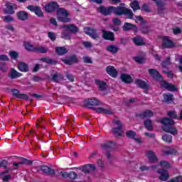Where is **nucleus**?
Here are the masks:
<instances>
[{"mask_svg": "<svg viewBox=\"0 0 182 182\" xmlns=\"http://www.w3.org/2000/svg\"><path fill=\"white\" fill-rule=\"evenodd\" d=\"M149 75L155 79V80H159L161 83V86L164 87V89H167V90H170L171 92L177 91V87L176 85L170 84L164 80H163V77L158 73L156 70L149 69Z\"/></svg>", "mask_w": 182, "mask_h": 182, "instance_id": "nucleus-1", "label": "nucleus"}, {"mask_svg": "<svg viewBox=\"0 0 182 182\" xmlns=\"http://www.w3.org/2000/svg\"><path fill=\"white\" fill-rule=\"evenodd\" d=\"M160 123L163 124L162 129L166 133H170L173 136L177 134V129L173 127L172 124H174V121L168 118H163L159 120Z\"/></svg>", "mask_w": 182, "mask_h": 182, "instance_id": "nucleus-2", "label": "nucleus"}, {"mask_svg": "<svg viewBox=\"0 0 182 182\" xmlns=\"http://www.w3.org/2000/svg\"><path fill=\"white\" fill-rule=\"evenodd\" d=\"M114 14L115 15H127L129 19H133V12L126 7H114Z\"/></svg>", "mask_w": 182, "mask_h": 182, "instance_id": "nucleus-3", "label": "nucleus"}, {"mask_svg": "<svg viewBox=\"0 0 182 182\" xmlns=\"http://www.w3.org/2000/svg\"><path fill=\"white\" fill-rule=\"evenodd\" d=\"M69 12L65 9H59L57 11V18L60 22H69Z\"/></svg>", "mask_w": 182, "mask_h": 182, "instance_id": "nucleus-4", "label": "nucleus"}, {"mask_svg": "<svg viewBox=\"0 0 182 182\" xmlns=\"http://www.w3.org/2000/svg\"><path fill=\"white\" fill-rule=\"evenodd\" d=\"M157 173L159 174V178L161 181H167L170 178L168 171L164 169H158Z\"/></svg>", "mask_w": 182, "mask_h": 182, "instance_id": "nucleus-5", "label": "nucleus"}, {"mask_svg": "<svg viewBox=\"0 0 182 182\" xmlns=\"http://www.w3.org/2000/svg\"><path fill=\"white\" fill-rule=\"evenodd\" d=\"M112 132L117 136H122V122L119 120L114 121V127Z\"/></svg>", "mask_w": 182, "mask_h": 182, "instance_id": "nucleus-6", "label": "nucleus"}, {"mask_svg": "<svg viewBox=\"0 0 182 182\" xmlns=\"http://www.w3.org/2000/svg\"><path fill=\"white\" fill-rule=\"evenodd\" d=\"M98 11L102 15H110L111 14H114V6H109L108 8H105L103 6H100L98 8Z\"/></svg>", "mask_w": 182, "mask_h": 182, "instance_id": "nucleus-7", "label": "nucleus"}, {"mask_svg": "<svg viewBox=\"0 0 182 182\" xmlns=\"http://www.w3.org/2000/svg\"><path fill=\"white\" fill-rule=\"evenodd\" d=\"M84 32L90 36V38H92V39H97L99 38V34L96 32V30L86 27L84 28Z\"/></svg>", "mask_w": 182, "mask_h": 182, "instance_id": "nucleus-8", "label": "nucleus"}, {"mask_svg": "<svg viewBox=\"0 0 182 182\" xmlns=\"http://www.w3.org/2000/svg\"><path fill=\"white\" fill-rule=\"evenodd\" d=\"M127 136L129 139H134V140L138 144H140L141 143H143V141L139 137H136V132L134 131H127Z\"/></svg>", "mask_w": 182, "mask_h": 182, "instance_id": "nucleus-9", "label": "nucleus"}, {"mask_svg": "<svg viewBox=\"0 0 182 182\" xmlns=\"http://www.w3.org/2000/svg\"><path fill=\"white\" fill-rule=\"evenodd\" d=\"M59 8L57 2L53 1L45 6L46 12H53L55 9Z\"/></svg>", "mask_w": 182, "mask_h": 182, "instance_id": "nucleus-10", "label": "nucleus"}, {"mask_svg": "<svg viewBox=\"0 0 182 182\" xmlns=\"http://www.w3.org/2000/svg\"><path fill=\"white\" fill-rule=\"evenodd\" d=\"M27 9L31 12H34L37 16H43V12H42V10L36 6H28Z\"/></svg>", "mask_w": 182, "mask_h": 182, "instance_id": "nucleus-11", "label": "nucleus"}, {"mask_svg": "<svg viewBox=\"0 0 182 182\" xmlns=\"http://www.w3.org/2000/svg\"><path fill=\"white\" fill-rule=\"evenodd\" d=\"M146 156L150 163H156L157 161V156L153 151H146Z\"/></svg>", "mask_w": 182, "mask_h": 182, "instance_id": "nucleus-12", "label": "nucleus"}, {"mask_svg": "<svg viewBox=\"0 0 182 182\" xmlns=\"http://www.w3.org/2000/svg\"><path fill=\"white\" fill-rule=\"evenodd\" d=\"M80 168L83 173H90V171L95 170L96 166L95 164H87L81 166Z\"/></svg>", "mask_w": 182, "mask_h": 182, "instance_id": "nucleus-13", "label": "nucleus"}, {"mask_svg": "<svg viewBox=\"0 0 182 182\" xmlns=\"http://www.w3.org/2000/svg\"><path fill=\"white\" fill-rule=\"evenodd\" d=\"M102 36L107 41H114V34L112 32L107 31H102Z\"/></svg>", "mask_w": 182, "mask_h": 182, "instance_id": "nucleus-14", "label": "nucleus"}, {"mask_svg": "<svg viewBox=\"0 0 182 182\" xmlns=\"http://www.w3.org/2000/svg\"><path fill=\"white\" fill-rule=\"evenodd\" d=\"M162 46L164 48H173L174 43H173L168 37H164Z\"/></svg>", "mask_w": 182, "mask_h": 182, "instance_id": "nucleus-15", "label": "nucleus"}, {"mask_svg": "<svg viewBox=\"0 0 182 182\" xmlns=\"http://www.w3.org/2000/svg\"><path fill=\"white\" fill-rule=\"evenodd\" d=\"M121 80L124 83H132V82H133V77L129 74H122Z\"/></svg>", "mask_w": 182, "mask_h": 182, "instance_id": "nucleus-16", "label": "nucleus"}, {"mask_svg": "<svg viewBox=\"0 0 182 182\" xmlns=\"http://www.w3.org/2000/svg\"><path fill=\"white\" fill-rule=\"evenodd\" d=\"M6 8L4 10L5 14H9L12 15V14H15V11H14V6L15 5L12 3H6Z\"/></svg>", "mask_w": 182, "mask_h": 182, "instance_id": "nucleus-17", "label": "nucleus"}, {"mask_svg": "<svg viewBox=\"0 0 182 182\" xmlns=\"http://www.w3.org/2000/svg\"><path fill=\"white\" fill-rule=\"evenodd\" d=\"M107 73L108 75L112 76V77H117V70L113 66H109L107 68Z\"/></svg>", "mask_w": 182, "mask_h": 182, "instance_id": "nucleus-18", "label": "nucleus"}, {"mask_svg": "<svg viewBox=\"0 0 182 182\" xmlns=\"http://www.w3.org/2000/svg\"><path fill=\"white\" fill-rule=\"evenodd\" d=\"M86 105H87V106H99V105H102V102L99 101V100L93 98L87 100L86 101Z\"/></svg>", "mask_w": 182, "mask_h": 182, "instance_id": "nucleus-19", "label": "nucleus"}, {"mask_svg": "<svg viewBox=\"0 0 182 182\" xmlns=\"http://www.w3.org/2000/svg\"><path fill=\"white\" fill-rule=\"evenodd\" d=\"M122 29L124 31H130L133 29L134 32H137V27L130 23H124Z\"/></svg>", "mask_w": 182, "mask_h": 182, "instance_id": "nucleus-20", "label": "nucleus"}, {"mask_svg": "<svg viewBox=\"0 0 182 182\" xmlns=\"http://www.w3.org/2000/svg\"><path fill=\"white\" fill-rule=\"evenodd\" d=\"M22 76V74L18 71H16L15 69L12 68L9 73V77L11 79H16L18 77H21Z\"/></svg>", "mask_w": 182, "mask_h": 182, "instance_id": "nucleus-21", "label": "nucleus"}, {"mask_svg": "<svg viewBox=\"0 0 182 182\" xmlns=\"http://www.w3.org/2000/svg\"><path fill=\"white\" fill-rule=\"evenodd\" d=\"M107 50L114 55V53H117L119 52V47L116 45H110L107 47Z\"/></svg>", "mask_w": 182, "mask_h": 182, "instance_id": "nucleus-22", "label": "nucleus"}, {"mask_svg": "<svg viewBox=\"0 0 182 182\" xmlns=\"http://www.w3.org/2000/svg\"><path fill=\"white\" fill-rule=\"evenodd\" d=\"M63 28L65 29V31H69L70 32H72L73 33H76L79 29L77 27L75 26V25H68L64 26Z\"/></svg>", "mask_w": 182, "mask_h": 182, "instance_id": "nucleus-23", "label": "nucleus"}, {"mask_svg": "<svg viewBox=\"0 0 182 182\" xmlns=\"http://www.w3.org/2000/svg\"><path fill=\"white\" fill-rule=\"evenodd\" d=\"M17 17L21 21H26V19H28V13H26L23 11H19L17 13Z\"/></svg>", "mask_w": 182, "mask_h": 182, "instance_id": "nucleus-24", "label": "nucleus"}, {"mask_svg": "<svg viewBox=\"0 0 182 182\" xmlns=\"http://www.w3.org/2000/svg\"><path fill=\"white\" fill-rule=\"evenodd\" d=\"M97 113H105L106 114H112V110L105 107H98L95 109Z\"/></svg>", "mask_w": 182, "mask_h": 182, "instance_id": "nucleus-25", "label": "nucleus"}, {"mask_svg": "<svg viewBox=\"0 0 182 182\" xmlns=\"http://www.w3.org/2000/svg\"><path fill=\"white\" fill-rule=\"evenodd\" d=\"M18 68L21 72H28V70H29L28 65H26L25 63H19L18 64Z\"/></svg>", "mask_w": 182, "mask_h": 182, "instance_id": "nucleus-26", "label": "nucleus"}, {"mask_svg": "<svg viewBox=\"0 0 182 182\" xmlns=\"http://www.w3.org/2000/svg\"><path fill=\"white\" fill-rule=\"evenodd\" d=\"M41 171L43 173H46L47 174H55V171L46 166H41Z\"/></svg>", "mask_w": 182, "mask_h": 182, "instance_id": "nucleus-27", "label": "nucleus"}, {"mask_svg": "<svg viewBox=\"0 0 182 182\" xmlns=\"http://www.w3.org/2000/svg\"><path fill=\"white\" fill-rule=\"evenodd\" d=\"M95 84L99 86L100 90H105L106 89V82L101 81L100 80H95Z\"/></svg>", "mask_w": 182, "mask_h": 182, "instance_id": "nucleus-28", "label": "nucleus"}, {"mask_svg": "<svg viewBox=\"0 0 182 182\" xmlns=\"http://www.w3.org/2000/svg\"><path fill=\"white\" fill-rule=\"evenodd\" d=\"M133 41L135 45H137L138 46H139L140 45H144V40H143V38L140 36H136L134 38Z\"/></svg>", "mask_w": 182, "mask_h": 182, "instance_id": "nucleus-29", "label": "nucleus"}, {"mask_svg": "<svg viewBox=\"0 0 182 182\" xmlns=\"http://www.w3.org/2000/svg\"><path fill=\"white\" fill-rule=\"evenodd\" d=\"M164 102H165V103H171V102H173V95L169 93L164 94Z\"/></svg>", "mask_w": 182, "mask_h": 182, "instance_id": "nucleus-30", "label": "nucleus"}, {"mask_svg": "<svg viewBox=\"0 0 182 182\" xmlns=\"http://www.w3.org/2000/svg\"><path fill=\"white\" fill-rule=\"evenodd\" d=\"M63 62H64V63H65V65H72V63H75L77 62V58H76V57L73 56L68 59L63 60Z\"/></svg>", "mask_w": 182, "mask_h": 182, "instance_id": "nucleus-31", "label": "nucleus"}, {"mask_svg": "<svg viewBox=\"0 0 182 182\" xmlns=\"http://www.w3.org/2000/svg\"><path fill=\"white\" fill-rule=\"evenodd\" d=\"M56 50V53H58V55H65V53H68V50L63 47H58L55 49Z\"/></svg>", "mask_w": 182, "mask_h": 182, "instance_id": "nucleus-32", "label": "nucleus"}, {"mask_svg": "<svg viewBox=\"0 0 182 182\" xmlns=\"http://www.w3.org/2000/svg\"><path fill=\"white\" fill-rule=\"evenodd\" d=\"M24 47L26 50H30V52H35L36 48L33 47V46H32L29 42H25Z\"/></svg>", "mask_w": 182, "mask_h": 182, "instance_id": "nucleus-33", "label": "nucleus"}, {"mask_svg": "<svg viewBox=\"0 0 182 182\" xmlns=\"http://www.w3.org/2000/svg\"><path fill=\"white\" fill-rule=\"evenodd\" d=\"M135 85H137L139 87H141L142 89L146 88V82L141 80L136 79L134 81Z\"/></svg>", "mask_w": 182, "mask_h": 182, "instance_id": "nucleus-34", "label": "nucleus"}, {"mask_svg": "<svg viewBox=\"0 0 182 182\" xmlns=\"http://www.w3.org/2000/svg\"><path fill=\"white\" fill-rule=\"evenodd\" d=\"M159 166L161 167L162 168H170L171 166L170 165V163L166 161H161L159 162Z\"/></svg>", "mask_w": 182, "mask_h": 182, "instance_id": "nucleus-35", "label": "nucleus"}, {"mask_svg": "<svg viewBox=\"0 0 182 182\" xmlns=\"http://www.w3.org/2000/svg\"><path fill=\"white\" fill-rule=\"evenodd\" d=\"M162 139L166 143H172L173 142V136H171V135L165 134L162 136Z\"/></svg>", "mask_w": 182, "mask_h": 182, "instance_id": "nucleus-36", "label": "nucleus"}, {"mask_svg": "<svg viewBox=\"0 0 182 182\" xmlns=\"http://www.w3.org/2000/svg\"><path fill=\"white\" fill-rule=\"evenodd\" d=\"M156 5L158 6V14H163V11H164V9L161 6H163L164 4L163 1L159 0L156 1Z\"/></svg>", "mask_w": 182, "mask_h": 182, "instance_id": "nucleus-37", "label": "nucleus"}, {"mask_svg": "<svg viewBox=\"0 0 182 182\" xmlns=\"http://www.w3.org/2000/svg\"><path fill=\"white\" fill-rule=\"evenodd\" d=\"M131 8L133 9V11H139L140 9V6L139 5V2L136 1H134L131 3Z\"/></svg>", "mask_w": 182, "mask_h": 182, "instance_id": "nucleus-38", "label": "nucleus"}, {"mask_svg": "<svg viewBox=\"0 0 182 182\" xmlns=\"http://www.w3.org/2000/svg\"><path fill=\"white\" fill-rule=\"evenodd\" d=\"M144 126L147 129V130H152L153 129V124L149 119H147L144 122Z\"/></svg>", "mask_w": 182, "mask_h": 182, "instance_id": "nucleus-39", "label": "nucleus"}, {"mask_svg": "<svg viewBox=\"0 0 182 182\" xmlns=\"http://www.w3.org/2000/svg\"><path fill=\"white\" fill-rule=\"evenodd\" d=\"M135 62L137 63H144L146 62V58L143 56H136L134 58Z\"/></svg>", "mask_w": 182, "mask_h": 182, "instance_id": "nucleus-40", "label": "nucleus"}, {"mask_svg": "<svg viewBox=\"0 0 182 182\" xmlns=\"http://www.w3.org/2000/svg\"><path fill=\"white\" fill-rule=\"evenodd\" d=\"M34 52H39L40 53H46V52H48V48L45 47L36 48Z\"/></svg>", "mask_w": 182, "mask_h": 182, "instance_id": "nucleus-41", "label": "nucleus"}, {"mask_svg": "<svg viewBox=\"0 0 182 182\" xmlns=\"http://www.w3.org/2000/svg\"><path fill=\"white\" fill-rule=\"evenodd\" d=\"M68 178H70V180H75V178H77V173L73 171L69 172Z\"/></svg>", "mask_w": 182, "mask_h": 182, "instance_id": "nucleus-42", "label": "nucleus"}, {"mask_svg": "<svg viewBox=\"0 0 182 182\" xmlns=\"http://www.w3.org/2000/svg\"><path fill=\"white\" fill-rule=\"evenodd\" d=\"M132 19H134L136 23L141 24L144 23V21L143 20V18H141V16H135L134 18H133V16H132Z\"/></svg>", "mask_w": 182, "mask_h": 182, "instance_id": "nucleus-43", "label": "nucleus"}, {"mask_svg": "<svg viewBox=\"0 0 182 182\" xmlns=\"http://www.w3.org/2000/svg\"><path fill=\"white\" fill-rule=\"evenodd\" d=\"M164 154H177V149H170L168 151H164Z\"/></svg>", "mask_w": 182, "mask_h": 182, "instance_id": "nucleus-44", "label": "nucleus"}, {"mask_svg": "<svg viewBox=\"0 0 182 182\" xmlns=\"http://www.w3.org/2000/svg\"><path fill=\"white\" fill-rule=\"evenodd\" d=\"M168 116L171 117V119H178V116L177 115V113L174 111H171L168 113Z\"/></svg>", "mask_w": 182, "mask_h": 182, "instance_id": "nucleus-45", "label": "nucleus"}, {"mask_svg": "<svg viewBox=\"0 0 182 182\" xmlns=\"http://www.w3.org/2000/svg\"><path fill=\"white\" fill-rule=\"evenodd\" d=\"M151 116H153V112H151V110H146L143 113L144 117H151Z\"/></svg>", "mask_w": 182, "mask_h": 182, "instance_id": "nucleus-46", "label": "nucleus"}, {"mask_svg": "<svg viewBox=\"0 0 182 182\" xmlns=\"http://www.w3.org/2000/svg\"><path fill=\"white\" fill-rule=\"evenodd\" d=\"M60 79H62V76H60L59 73H55L53 75V80H54V82H59Z\"/></svg>", "mask_w": 182, "mask_h": 182, "instance_id": "nucleus-47", "label": "nucleus"}, {"mask_svg": "<svg viewBox=\"0 0 182 182\" xmlns=\"http://www.w3.org/2000/svg\"><path fill=\"white\" fill-rule=\"evenodd\" d=\"M9 55L11 59H16V58L18 56V53L16 51H10Z\"/></svg>", "mask_w": 182, "mask_h": 182, "instance_id": "nucleus-48", "label": "nucleus"}, {"mask_svg": "<svg viewBox=\"0 0 182 182\" xmlns=\"http://www.w3.org/2000/svg\"><path fill=\"white\" fill-rule=\"evenodd\" d=\"M171 182H182V176H176L171 179Z\"/></svg>", "mask_w": 182, "mask_h": 182, "instance_id": "nucleus-49", "label": "nucleus"}, {"mask_svg": "<svg viewBox=\"0 0 182 182\" xmlns=\"http://www.w3.org/2000/svg\"><path fill=\"white\" fill-rule=\"evenodd\" d=\"M83 61L85 63H93V61L92 60V58L88 57V56H85L83 58Z\"/></svg>", "mask_w": 182, "mask_h": 182, "instance_id": "nucleus-50", "label": "nucleus"}, {"mask_svg": "<svg viewBox=\"0 0 182 182\" xmlns=\"http://www.w3.org/2000/svg\"><path fill=\"white\" fill-rule=\"evenodd\" d=\"M40 60L45 63H52V60L49 58H41Z\"/></svg>", "mask_w": 182, "mask_h": 182, "instance_id": "nucleus-51", "label": "nucleus"}, {"mask_svg": "<svg viewBox=\"0 0 182 182\" xmlns=\"http://www.w3.org/2000/svg\"><path fill=\"white\" fill-rule=\"evenodd\" d=\"M61 38L63 39H70V35L69 33H66V32H63L61 34Z\"/></svg>", "mask_w": 182, "mask_h": 182, "instance_id": "nucleus-52", "label": "nucleus"}, {"mask_svg": "<svg viewBox=\"0 0 182 182\" xmlns=\"http://www.w3.org/2000/svg\"><path fill=\"white\" fill-rule=\"evenodd\" d=\"M48 38H50L51 41H55L56 35L55 33H53V32H49Z\"/></svg>", "mask_w": 182, "mask_h": 182, "instance_id": "nucleus-53", "label": "nucleus"}, {"mask_svg": "<svg viewBox=\"0 0 182 182\" xmlns=\"http://www.w3.org/2000/svg\"><path fill=\"white\" fill-rule=\"evenodd\" d=\"M60 176H62V177L63 178H69V173L66 171L60 172Z\"/></svg>", "mask_w": 182, "mask_h": 182, "instance_id": "nucleus-54", "label": "nucleus"}, {"mask_svg": "<svg viewBox=\"0 0 182 182\" xmlns=\"http://www.w3.org/2000/svg\"><path fill=\"white\" fill-rule=\"evenodd\" d=\"M83 45L85 46V48H92V46H93V45L92 44V43L88 42V41H85L83 43Z\"/></svg>", "mask_w": 182, "mask_h": 182, "instance_id": "nucleus-55", "label": "nucleus"}, {"mask_svg": "<svg viewBox=\"0 0 182 182\" xmlns=\"http://www.w3.org/2000/svg\"><path fill=\"white\" fill-rule=\"evenodd\" d=\"M5 22H12L14 21V18L10 16H7L4 17Z\"/></svg>", "mask_w": 182, "mask_h": 182, "instance_id": "nucleus-56", "label": "nucleus"}, {"mask_svg": "<svg viewBox=\"0 0 182 182\" xmlns=\"http://www.w3.org/2000/svg\"><path fill=\"white\" fill-rule=\"evenodd\" d=\"M0 167H4V168H6L8 167V162L6 161H2L0 162Z\"/></svg>", "mask_w": 182, "mask_h": 182, "instance_id": "nucleus-57", "label": "nucleus"}, {"mask_svg": "<svg viewBox=\"0 0 182 182\" xmlns=\"http://www.w3.org/2000/svg\"><path fill=\"white\" fill-rule=\"evenodd\" d=\"M18 99H24L25 100H28V95L25 94H19L18 95Z\"/></svg>", "mask_w": 182, "mask_h": 182, "instance_id": "nucleus-58", "label": "nucleus"}, {"mask_svg": "<svg viewBox=\"0 0 182 182\" xmlns=\"http://www.w3.org/2000/svg\"><path fill=\"white\" fill-rule=\"evenodd\" d=\"M168 65H170V58H168L166 62H164L162 63V67L163 68H167V66H168Z\"/></svg>", "mask_w": 182, "mask_h": 182, "instance_id": "nucleus-59", "label": "nucleus"}, {"mask_svg": "<svg viewBox=\"0 0 182 182\" xmlns=\"http://www.w3.org/2000/svg\"><path fill=\"white\" fill-rule=\"evenodd\" d=\"M114 25H120L122 23V21L119 18H114L112 20Z\"/></svg>", "mask_w": 182, "mask_h": 182, "instance_id": "nucleus-60", "label": "nucleus"}, {"mask_svg": "<svg viewBox=\"0 0 182 182\" xmlns=\"http://www.w3.org/2000/svg\"><path fill=\"white\" fill-rule=\"evenodd\" d=\"M109 2L112 5H117V4H120L121 0H109Z\"/></svg>", "mask_w": 182, "mask_h": 182, "instance_id": "nucleus-61", "label": "nucleus"}, {"mask_svg": "<svg viewBox=\"0 0 182 182\" xmlns=\"http://www.w3.org/2000/svg\"><path fill=\"white\" fill-rule=\"evenodd\" d=\"M142 9L143 11H144L145 12H150V9L149 8V6L146 4H144L142 6Z\"/></svg>", "mask_w": 182, "mask_h": 182, "instance_id": "nucleus-62", "label": "nucleus"}, {"mask_svg": "<svg viewBox=\"0 0 182 182\" xmlns=\"http://www.w3.org/2000/svg\"><path fill=\"white\" fill-rule=\"evenodd\" d=\"M12 94L14 95V96H16V97H18V96H19V91L18 90H12Z\"/></svg>", "mask_w": 182, "mask_h": 182, "instance_id": "nucleus-63", "label": "nucleus"}, {"mask_svg": "<svg viewBox=\"0 0 182 182\" xmlns=\"http://www.w3.org/2000/svg\"><path fill=\"white\" fill-rule=\"evenodd\" d=\"M9 180H11V176L9 175H6L3 177V181L4 182L9 181Z\"/></svg>", "mask_w": 182, "mask_h": 182, "instance_id": "nucleus-64", "label": "nucleus"}]
</instances>
